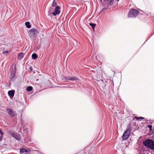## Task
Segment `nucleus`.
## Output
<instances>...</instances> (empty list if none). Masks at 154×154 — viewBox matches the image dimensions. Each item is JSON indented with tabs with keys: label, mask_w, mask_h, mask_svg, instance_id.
<instances>
[{
	"label": "nucleus",
	"mask_w": 154,
	"mask_h": 154,
	"mask_svg": "<svg viewBox=\"0 0 154 154\" xmlns=\"http://www.w3.org/2000/svg\"><path fill=\"white\" fill-rule=\"evenodd\" d=\"M143 144L146 147L154 150V141L152 140L147 139L143 141Z\"/></svg>",
	"instance_id": "f257e3e1"
},
{
	"label": "nucleus",
	"mask_w": 154,
	"mask_h": 154,
	"mask_svg": "<svg viewBox=\"0 0 154 154\" xmlns=\"http://www.w3.org/2000/svg\"><path fill=\"white\" fill-rule=\"evenodd\" d=\"M139 11L136 9H132L129 11L128 14V17H132L137 16L139 14Z\"/></svg>",
	"instance_id": "f03ea898"
},
{
	"label": "nucleus",
	"mask_w": 154,
	"mask_h": 154,
	"mask_svg": "<svg viewBox=\"0 0 154 154\" xmlns=\"http://www.w3.org/2000/svg\"><path fill=\"white\" fill-rule=\"evenodd\" d=\"M29 35L31 37H34L35 35L38 33V32L36 29H32L29 30Z\"/></svg>",
	"instance_id": "7ed1b4c3"
},
{
	"label": "nucleus",
	"mask_w": 154,
	"mask_h": 154,
	"mask_svg": "<svg viewBox=\"0 0 154 154\" xmlns=\"http://www.w3.org/2000/svg\"><path fill=\"white\" fill-rule=\"evenodd\" d=\"M130 131L129 129H127L124 133L123 135L122 139L123 140H127L130 136Z\"/></svg>",
	"instance_id": "20e7f679"
},
{
	"label": "nucleus",
	"mask_w": 154,
	"mask_h": 154,
	"mask_svg": "<svg viewBox=\"0 0 154 154\" xmlns=\"http://www.w3.org/2000/svg\"><path fill=\"white\" fill-rule=\"evenodd\" d=\"M60 8L59 6H57L54 9V11L52 13V14L55 16L57 14H59L60 13Z\"/></svg>",
	"instance_id": "39448f33"
},
{
	"label": "nucleus",
	"mask_w": 154,
	"mask_h": 154,
	"mask_svg": "<svg viewBox=\"0 0 154 154\" xmlns=\"http://www.w3.org/2000/svg\"><path fill=\"white\" fill-rule=\"evenodd\" d=\"M8 112V115L12 117H14L15 116V112H13L11 109L7 108L6 109Z\"/></svg>",
	"instance_id": "423d86ee"
},
{
	"label": "nucleus",
	"mask_w": 154,
	"mask_h": 154,
	"mask_svg": "<svg viewBox=\"0 0 154 154\" xmlns=\"http://www.w3.org/2000/svg\"><path fill=\"white\" fill-rule=\"evenodd\" d=\"M66 80H71L72 81H76L78 80V79L76 77L74 76H67L66 77Z\"/></svg>",
	"instance_id": "0eeeda50"
},
{
	"label": "nucleus",
	"mask_w": 154,
	"mask_h": 154,
	"mask_svg": "<svg viewBox=\"0 0 154 154\" xmlns=\"http://www.w3.org/2000/svg\"><path fill=\"white\" fill-rule=\"evenodd\" d=\"M12 136L14 137L17 140H19L20 139V135L18 134L17 133L16 134H13L12 133Z\"/></svg>",
	"instance_id": "6e6552de"
},
{
	"label": "nucleus",
	"mask_w": 154,
	"mask_h": 154,
	"mask_svg": "<svg viewBox=\"0 0 154 154\" xmlns=\"http://www.w3.org/2000/svg\"><path fill=\"white\" fill-rule=\"evenodd\" d=\"M14 92L15 91L14 90H10L8 91V95L11 98H12L14 97Z\"/></svg>",
	"instance_id": "1a4fd4ad"
},
{
	"label": "nucleus",
	"mask_w": 154,
	"mask_h": 154,
	"mask_svg": "<svg viewBox=\"0 0 154 154\" xmlns=\"http://www.w3.org/2000/svg\"><path fill=\"white\" fill-rule=\"evenodd\" d=\"M24 54L23 53H21L18 54V60H21L23 57Z\"/></svg>",
	"instance_id": "9d476101"
},
{
	"label": "nucleus",
	"mask_w": 154,
	"mask_h": 154,
	"mask_svg": "<svg viewBox=\"0 0 154 154\" xmlns=\"http://www.w3.org/2000/svg\"><path fill=\"white\" fill-rule=\"evenodd\" d=\"M28 150L24 149H20V154H22L25 152H28Z\"/></svg>",
	"instance_id": "9b49d317"
},
{
	"label": "nucleus",
	"mask_w": 154,
	"mask_h": 154,
	"mask_svg": "<svg viewBox=\"0 0 154 154\" xmlns=\"http://www.w3.org/2000/svg\"><path fill=\"white\" fill-rule=\"evenodd\" d=\"M25 25L26 27L28 28H30L31 27V26L30 23L29 22H26L25 23Z\"/></svg>",
	"instance_id": "f8f14e48"
},
{
	"label": "nucleus",
	"mask_w": 154,
	"mask_h": 154,
	"mask_svg": "<svg viewBox=\"0 0 154 154\" xmlns=\"http://www.w3.org/2000/svg\"><path fill=\"white\" fill-rule=\"evenodd\" d=\"M32 59H35L38 57V56L36 54H33L32 55Z\"/></svg>",
	"instance_id": "ddd939ff"
},
{
	"label": "nucleus",
	"mask_w": 154,
	"mask_h": 154,
	"mask_svg": "<svg viewBox=\"0 0 154 154\" xmlns=\"http://www.w3.org/2000/svg\"><path fill=\"white\" fill-rule=\"evenodd\" d=\"M15 72H16V70H15V69L14 70V71L13 72H12L11 73V78H13L15 76Z\"/></svg>",
	"instance_id": "4468645a"
},
{
	"label": "nucleus",
	"mask_w": 154,
	"mask_h": 154,
	"mask_svg": "<svg viewBox=\"0 0 154 154\" xmlns=\"http://www.w3.org/2000/svg\"><path fill=\"white\" fill-rule=\"evenodd\" d=\"M32 89V88L31 86H28L26 88V90L29 91H31Z\"/></svg>",
	"instance_id": "2eb2a0df"
},
{
	"label": "nucleus",
	"mask_w": 154,
	"mask_h": 154,
	"mask_svg": "<svg viewBox=\"0 0 154 154\" xmlns=\"http://www.w3.org/2000/svg\"><path fill=\"white\" fill-rule=\"evenodd\" d=\"M89 25L91 26L93 29H94L95 26H96V24L94 23H90Z\"/></svg>",
	"instance_id": "dca6fc26"
},
{
	"label": "nucleus",
	"mask_w": 154,
	"mask_h": 154,
	"mask_svg": "<svg viewBox=\"0 0 154 154\" xmlns=\"http://www.w3.org/2000/svg\"><path fill=\"white\" fill-rule=\"evenodd\" d=\"M57 5V3H56V2L55 0H54L52 4V6L54 7L55 6H56Z\"/></svg>",
	"instance_id": "f3484780"
},
{
	"label": "nucleus",
	"mask_w": 154,
	"mask_h": 154,
	"mask_svg": "<svg viewBox=\"0 0 154 154\" xmlns=\"http://www.w3.org/2000/svg\"><path fill=\"white\" fill-rule=\"evenodd\" d=\"M135 118L137 120H139V119H144V117H138L136 116L135 117Z\"/></svg>",
	"instance_id": "a211bd4d"
},
{
	"label": "nucleus",
	"mask_w": 154,
	"mask_h": 154,
	"mask_svg": "<svg viewBox=\"0 0 154 154\" xmlns=\"http://www.w3.org/2000/svg\"><path fill=\"white\" fill-rule=\"evenodd\" d=\"M9 53V51H3L2 52V54H7Z\"/></svg>",
	"instance_id": "6ab92c4d"
},
{
	"label": "nucleus",
	"mask_w": 154,
	"mask_h": 154,
	"mask_svg": "<svg viewBox=\"0 0 154 154\" xmlns=\"http://www.w3.org/2000/svg\"><path fill=\"white\" fill-rule=\"evenodd\" d=\"M110 1L109 2V4L110 5H111L113 4L114 3V0H110Z\"/></svg>",
	"instance_id": "aec40b11"
},
{
	"label": "nucleus",
	"mask_w": 154,
	"mask_h": 154,
	"mask_svg": "<svg viewBox=\"0 0 154 154\" xmlns=\"http://www.w3.org/2000/svg\"><path fill=\"white\" fill-rule=\"evenodd\" d=\"M148 127L149 128L150 130H151L152 128V126L151 125H149Z\"/></svg>",
	"instance_id": "412c9836"
},
{
	"label": "nucleus",
	"mask_w": 154,
	"mask_h": 154,
	"mask_svg": "<svg viewBox=\"0 0 154 154\" xmlns=\"http://www.w3.org/2000/svg\"><path fill=\"white\" fill-rule=\"evenodd\" d=\"M2 139V137L0 135V141H1Z\"/></svg>",
	"instance_id": "4be33fe9"
},
{
	"label": "nucleus",
	"mask_w": 154,
	"mask_h": 154,
	"mask_svg": "<svg viewBox=\"0 0 154 154\" xmlns=\"http://www.w3.org/2000/svg\"><path fill=\"white\" fill-rule=\"evenodd\" d=\"M29 69L31 70V71H32V69L31 67H30L29 68Z\"/></svg>",
	"instance_id": "5701e85b"
},
{
	"label": "nucleus",
	"mask_w": 154,
	"mask_h": 154,
	"mask_svg": "<svg viewBox=\"0 0 154 154\" xmlns=\"http://www.w3.org/2000/svg\"><path fill=\"white\" fill-rule=\"evenodd\" d=\"M110 0H104V1L107 2L109 1Z\"/></svg>",
	"instance_id": "b1692460"
},
{
	"label": "nucleus",
	"mask_w": 154,
	"mask_h": 154,
	"mask_svg": "<svg viewBox=\"0 0 154 154\" xmlns=\"http://www.w3.org/2000/svg\"><path fill=\"white\" fill-rule=\"evenodd\" d=\"M117 2H118L119 1V0H117Z\"/></svg>",
	"instance_id": "393cba45"
},
{
	"label": "nucleus",
	"mask_w": 154,
	"mask_h": 154,
	"mask_svg": "<svg viewBox=\"0 0 154 154\" xmlns=\"http://www.w3.org/2000/svg\"><path fill=\"white\" fill-rule=\"evenodd\" d=\"M103 9L104 10V9H105V8H103L102 10H103Z\"/></svg>",
	"instance_id": "a878e982"
}]
</instances>
